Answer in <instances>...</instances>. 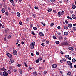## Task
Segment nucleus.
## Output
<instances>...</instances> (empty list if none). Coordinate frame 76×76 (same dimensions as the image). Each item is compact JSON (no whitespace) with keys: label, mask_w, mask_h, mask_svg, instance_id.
Returning <instances> with one entry per match:
<instances>
[{"label":"nucleus","mask_w":76,"mask_h":76,"mask_svg":"<svg viewBox=\"0 0 76 76\" xmlns=\"http://www.w3.org/2000/svg\"><path fill=\"white\" fill-rule=\"evenodd\" d=\"M3 76H8V73L6 71H4L2 73Z\"/></svg>","instance_id":"nucleus-1"},{"label":"nucleus","mask_w":76,"mask_h":76,"mask_svg":"<svg viewBox=\"0 0 76 76\" xmlns=\"http://www.w3.org/2000/svg\"><path fill=\"white\" fill-rule=\"evenodd\" d=\"M61 44L63 45H69L68 43L66 42H63L62 43H61Z\"/></svg>","instance_id":"nucleus-2"},{"label":"nucleus","mask_w":76,"mask_h":76,"mask_svg":"<svg viewBox=\"0 0 76 76\" xmlns=\"http://www.w3.org/2000/svg\"><path fill=\"white\" fill-rule=\"evenodd\" d=\"M6 55L7 56H8V57L9 58H12V54H11L8 53L6 54Z\"/></svg>","instance_id":"nucleus-3"},{"label":"nucleus","mask_w":76,"mask_h":76,"mask_svg":"<svg viewBox=\"0 0 76 76\" xmlns=\"http://www.w3.org/2000/svg\"><path fill=\"white\" fill-rule=\"evenodd\" d=\"M57 67V65L56 64H54L52 65V68H56Z\"/></svg>","instance_id":"nucleus-4"},{"label":"nucleus","mask_w":76,"mask_h":76,"mask_svg":"<svg viewBox=\"0 0 76 76\" xmlns=\"http://www.w3.org/2000/svg\"><path fill=\"white\" fill-rule=\"evenodd\" d=\"M13 53L14 55H17V54H18V52H17V51L15 50H13Z\"/></svg>","instance_id":"nucleus-5"},{"label":"nucleus","mask_w":76,"mask_h":76,"mask_svg":"<svg viewBox=\"0 0 76 76\" xmlns=\"http://www.w3.org/2000/svg\"><path fill=\"white\" fill-rule=\"evenodd\" d=\"M30 46L31 49H33L34 48H35V46H34V45L32 44V43H31Z\"/></svg>","instance_id":"nucleus-6"},{"label":"nucleus","mask_w":76,"mask_h":76,"mask_svg":"<svg viewBox=\"0 0 76 76\" xmlns=\"http://www.w3.org/2000/svg\"><path fill=\"white\" fill-rule=\"evenodd\" d=\"M68 49L69 50H71V51H73L74 50L73 48L71 47H69Z\"/></svg>","instance_id":"nucleus-7"},{"label":"nucleus","mask_w":76,"mask_h":76,"mask_svg":"<svg viewBox=\"0 0 76 76\" xmlns=\"http://www.w3.org/2000/svg\"><path fill=\"white\" fill-rule=\"evenodd\" d=\"M39 35L41 37H43V36H44V34L43 33H42V32H40L39 33Z\"/></svg>","instance_id":"nucleus-8"},{"label":"nucleus","mask_w":76,"mask_h":76,"mask_svg":"<svg viewBox=\"0 0 76 76\" xmlns=\"http://www.w3.org/2000/svg\"><path fill=\"white\" fill-rule=\"evenodd\" d=\"M33 75L34 76H37V72H33Z\"/></svg>","instance_id":"nucleus-9"},{"label":"nucleus","mask_w":76,"mask_h":76,"mask_svg":"<svg viewBox=\"0 0 76 76\" xmlns=\"http://www.w3.org/2000/svg\"><path fill=\"white\" fill-rule=\"evenodd\" d=\"M48 12H51V11H52V9L50 8H48Z\"/></svg>","instance_id":"nucleus-10"},{"label":"nucleus","mask_w":76,"mask_h":76,"mask_svg":"<svg viewBox=\"0 0 76 76\" xmlns=\"http://www.w3.org/2000/svg\"><path fill=\"white\" fill-rule=\"evenodd\" d=\"M72 17L73 19H75L76 18V16H75V15H72Z\"/></svg>","instance_id":"nucleus-11"},{"label":"nucleus","mask_w":76,"mask_h":76,"mask_svg":"<svg viewBox=\"0 0 76 76\" xmlns=\"http://www.w3.org/2000/svg\"><path fill=\"white\" fill-rule=\"evenodd\" d=\"M17 15L18 17H20V14L19 12L17 13Z\"/></svg>","instance_id":"nucleus-12"},{"label":"nucleus","mask_w":76,"mask_h":76,"mask_svg":"<svg viewBox=\"0 0 76 76\" xmlns=\"http://www.w3.org/2000/svg\"><path fill=\"white\" fill-rule=\"evenodd\" d=\"M72 29L74 31H76V27L75 26H74V27H72Z\"/></svg>","instance_id":"nucleus-13"},{"label":"nucleus","mask_w":76,"mask_h":76,"mask_svg":"<svg viewBox=\"0 0 76 76\" xmlns=\"http://www.w3.org/2000/svg\"><path fill=\"white\" fill-rule=\"evenodd\" d=\"M72 25L71 23H69L68 25V27L69 28H72Z\"/></svg>","instance_id":"nucleus-14"},{"label":"nucleus","mask_w":76,"mask_h":76,"mask_svg":"<svg viewBox=\"0 0 76 76\" xmlns=\"http://www.w3.org/2000/svg\"><path fill=\"white\" fill-rule=\"evenodd\" d=\"M67 63L69 66V65H70L71 64H72V62L69 61H67Z\"/></svg>","instance_id":"nucleus-15"},{"label":"nucleus","mask_w":76,"mask_h":76,"mask_svg":"<svg viewBox=\"0 0 76 76\" xmlns=\"http://www.w3.org/2000/svg\"><path fill=\"white\" fill-rule=\"evenodd\" d=\"M1 12L2 13H4L5 12V9L4 8H2L1 10Z\"/></svg>","instance_id":"nucleus-16"},{"label":"nucleus","mask_w":76,"mask_h":76,"mask_svg":"<svg viewBox=\"0 0 76 76\" xmlns=\"http://www.w3.org/2000/svg\"><path fill=\"white\" fill-rule=\"evenodd\" d=\"M5 69V67L4 66L3 68H1L0 70L1 71H4Z\"/></svg>","instance_id":"nucleus-17"},{"label":"nucleus","mask_w":76,"mask_h":76,"mask_svg":"<svg viewBox=\"0 0 76 76\" xmlns=\"http://www.w3.org/2000/svg\"><path fill=\"white\" fill-rule=\"evenodd\" d=\"M72 8L73 9H75L76 8V6L75 5H73L72 6Z\"/></svg>","instance_id":"nucleus-18"},{"label":"nucleus","mask_w":76,"mask_h":76,"mask_svg":"<svg viewBox=\"0 0 76 76\" xmlns=\"http://www.w3.org/2000/svg\"><path fill=\"white\" fill-rule=\"evenodd\" d=\"M59 39L60 40H63V37L62 36L60 37Z\"/></svg>","instance_id":"nucleus-19"},{"label":"nucleus","mask_w":76,"mask_h":76,"mask_svg":"<svg viewBox=\"0 0 76 76\" xmlns=\"http://www.w3.org/2000/svg\"><path fill=\"white\" fill-rule=\"evenodd\" d=\"M68 28V26H64V29H67Z\"/></svg>","instance_id":"nucleus-20"},{"label":"nucleus","mask_w":76,"mask_h":76,"mask_svg":"<svg viewBox=\"0 0 76 76\" xmlns=\"http://www.w3.org/2000/svg\"><path fill=\"white\" fill-rule=\"evenodd\" d=\"M64 35H68V32H65L64 33Z\"/></svg>","instance_id":"nucleus-21"},{"label":"nucleus","mask_w":76,"mask_h":76,"mask_svg":"<svg viewBox=\"0 0 76 76\" xmlns=\"http://www.w3.org/2000/svg\"><path fill=\"white\" fill-rule=\"evenodd\" d=\"M10 61L11 63H14V60L13 58H11L10 59Z\"/></svg>","instance_id":"nucleus-22"},{"label":"nucleus","mask_w":76,"mask_h":76,"mask_svg":"<svg viewBox=\"0 0 76 76\" xmlns=\"http://www.w3.org/2000/svg\"><path fill=\"white\" fill-rule=\"evenodd\" d=\"M50 26L51 27H52V26H54V23H52L50 25Z\"/></svg>","instance_id":"nucleus-23"},{"label":"nucleus","mask_w":76,"mask_h":76,"mask_svg":"<svg viewBox=\"0 0 76 76\" xmlns=\"http://www.w3.org/2000/svg\"><path fill=\"white\" fill-rule=\"evenodd\" d=\"M46 44H48L50 43V42L48 40H47L46 41Z\"/></svg>","instance_id":"nucleus-24"},{"label":"nucleus","mask_w":76,"mask_h":76,"mask_svg":"<svg viewBox=\"0 0 76 76\" xmlns=\"http://www.w3.org/2000/svg\"><path fill=\"white\" fill-rule=\"evenodd\" d=\"M72 61L73 63H75V62H76V59L75 58H73L72 60Z\"/></svg>","instance_id":"nucleus-25"},{"label":"nucleus","mask_w":76,"mask_h":76,"mask_svg":"<svg viewBox=\"0 0 76 76\" xmlns=\"http://www.w3.org/2000/svg\"><path fill=\"white\" fill-rule=\"evenodd\" d=\"M32 17L33 18H35L36 16V15L34 14H33L32 15Z\"/></svg>","instance_id":"nucleus-26"},{"label":"nucleus","mask_w":76,"mask_h":76,"mask_svg":"<svg viewBox=\"0 0 76 76\" xmlns=\"http://www.w3.org/2000/svg\"><path fill=\"white\" fill-rule=\"evenodd\" d=\"M62 60H63V62H66V60L65 59V58H62Z\"/></svg>","instance_id":"nucleus-27"},{"label":"nucleus","mask_w":76,"mask_h":76,"mask_svg":"<svg viewBox=\"0 0 76 76\" xmlns=\"http://www.w3.org/2000/svg\"><path fill=\"white\" fill-rule=\"evenodd\" d=\"M56 44H59L60 43V42H59L58 41H57L56 42Z\"/></svg>","instance_id":"nucleus-28"},{"label":"nucleus","mask_w":76,"mask_h":76,"mask_svg":"<svg viewBox=\"0 0 76 76\" xmlns=\"http://www.w3.org/2000/svg\"><path fill=\"white\" fill-rule=\"evenodd\" d=\"M22 70L21 69H20V71L19 72L20 73V74H21V75H22Z\"/></svg>","instance_id":"nucleus-29"},{"label":"nucleus","mask_w":76,"mask_h":76,"mask_svg":"<svg viewBox=\"0 0 76 76\" xmlns=\"http://www.w3.org/2000/svg\"><path fill=\"white\" fill-rule=\"evenodd\" d=\"M44 69V66H43V67H39V70H41V69Z\"/></svg>","instance_id":"nucleus-30"},{"label":"nucleus","mask_w":76,"mask_h":76,"mask_svg":"<svg viewBox=\"0 0 76 76\" xmlns=\"http://www.w3.org/2000/svg\"><path fill=\"white\" fill-rule=\"evenodd\" d=\"M58 15L59 17H60V16H61V13H60V12H58Z\"/></svg>","instance_id":"nucleus-31"},{"label":"nucleus","mask_w":76,"mask_h":76,"mask_svg":"<svg viewBox=\"0 0 76 76\" xmlns=\"http://www.w3.org/2000/svg\"><path fill=\"white\" fill-rule=\"evenodd\" d=\"M31 34L32 35H33L34 36L35 35V33L34 32V31H32L31 32Z\"/></svg>","instance_id":"nucleus-32"},{"label":"nucleus","mask_w":76,"mask_h":76,"mask_svg":"<svg viewBox=\"0 0 76 76\" xmlns=\"http://www.w3.org/2000/svg\"><path fill=\"white\" fill-rule=\"evenodd\" d=\"M45 43H42L41 45L43 47H45Z\"/></svg>","instance_id":"nucleus-33"},{"label":"nucleus","mask_w":76,"mask_h":76,"mask_svg":"<svg viewBox=\"0 0 76 76\" xmlns=\"http://www.w3.org/2000/svg\"><path fill=\"white\" fill-rule=\"evenodd\" d=\"M67 19H70V20H72V18L71 17H70L69 16H68L67 17Z\"/></svg>","instance_id":"nucleus-34"},{"label":"nucleus","mask_w":76,"mask_h":76,"mask_svg":"<svg viewBox=\"0 0 76 76\" xmlns=\"http://www.w3.org/2000/svg\"><path fill=\"white\" fill-rule=\"evenodd\" d=\"M10 3H15V1L13 0H10Z\"/></svg>","instance_id":"nucleus-35"},{"label":"nucleus","mask_w":76,"mask_h":76,"mask_svg":"<svg viewBox=\"0 0 76 76\" xmlns=\"http://www.w3.org/2000/svg\"><path fill=\"white\" fill-rule=\"evenodd\" d=\"M9 30H5V33H6V34H7L8 33V32H9Z\"/></svg>","instance_id":"nucleus-36"},{"label":"nucleus","mask_w":76,"mask_h":76,"mask_svg":"<svg viewBox=\"0 0 76 76\" xmlns=\"http://www.w3.org/2000/svg\"><path fill=\"white\" fill-rule=\"evenodd\" d=\"M53 38L54 39H57V38H56V36H53Z\"/></svg>","instance_id":"nucleus-37"},{"label":"nucleus","mask_w":76,"mask_h":76,"mask_svg":"<svg viewBox=\"0 0 76 76\" xmlns=\"http://www.w3.org/2000/svg\"><path fill=\"white\" fill-rule=\"evenodd\" d=\"M33 29L34 30H37V28L35 27H34L33 28Z\"/></svg>","instance_id":"nucleus-38"},{"label":"nucleus","mask_w":76,"mask_h":76,"mask_svg":"<svg viewBox=\"0 0 76 76\" xmlns=\"http://www.w3.org/2000/svg\"><path fill=\"white\" fill-rule=\"evenodd\" d=\"M38 59H39V61H41V60H42V58L39 57Z\"/></svg>","instance_id":"nucleus-39"},{"label":"nucleus","mask_w":76,"mask_h":76,"mask_svg":"<svg viewBox=\"0 0 76 76\" xmlns=\"http://www.w3.org/2000/svg\"><path fill=\"white\" fill-rule=\"evenodd\" d=\"M13 71L15 72V73H16V72H17V69H13Z\"/></svg>","instance_id":"nucleus-40"},{"label":"nucleus","mask_w":76,"mask_h":76,"mask_svg":"<svg viewBox=\"0 0 76 76\" xmlns=\"http://www.w3.org/2000/svg\"><path fill=\"white\" fill-rule=\"evenodd\" d=\"M68 75H69V76H71V72H69L68 73H67Z\"/></svg>","instance_id":"nucleus-41"},{"label":"nucleus","mask_w":76,"mask_h":76,"mask_svg":"<svg viewBox=\"0 0 76 76\" xmlns=\"http://www.w3.org/2000/svg\"><path fill=\"white\" fill-rule=\"evenodd\" d=\"M39 59H37V60H36V63H39Z\"/></svg>","instance_id":"nucleus-42"},{"label":"nucleus","mask_w":76,"mask_h":76,"mask_svg":"<svg viewBox=\"0 0 76 76\" xmlns=\"http://www.w3.org/2000/svg\"><path fill=\"white\" fill-rule=\"evenodd\" d=\"M7 72L9 74H10V73H11V71H10V70H9L8 71H7Z\"/></svg>","instance_id":"nucleus-43"},{"label":"nucleus","mask_w":76,"mask_h":76,"mask_svg":"<svg viewBox=\"0 0 76 76\" xmlns=\"http://www.w3.org/2000/svg\"><path fill=\"white\" fill-rule=\"evenodd\" d=\"M5 15H6L7 16H8V15H9V13H8L7 11L6 12Z\"/></svg>","instance_id":"nucleus-44"},{"label":"nucleus","mask_w":76,"mask_h":76,"mask_svg":"<svg viewBox=\"0 0 76 76\" xmlns=\"http://www.w3.org/2000/svg\"><path fill=\"white\" fill-rule=\"evenodd\" d=\"M21 66V65L20 64H18L17 65V66H18V67H20Z\"/></svg>","instance_id":"nucleus-45"},{"label":"nucleus","mask_w":76,"mask_h":76,"mask_svg":"<svg viewBox=\"0 0 76 76\" xmlns=\"http://www.w3.org/2000/svg\"><path fill=\"white\" fill-rule=\"evenodd\" d=\"M47 71H45L44 72V73L45 75H47Z\"/></svg>","instance_id":"nucleus-46"},{"label":"nucleus","mask_w":76,"mask_h":76,"mask_svg":"<svg viewBox=\"0 0 76 76\" xmlns=\"http://www.w3.org/2000/svg\"><path fill=\"white\" fill-rule=\"evenodd\" d=\"M19 39H18L17 40V43L16 44L17 45H18V43H19Z\"/></svg>","instance_id":"nucleus-47"},{"label":"nucleus","mask_w":76,"mask_h":76,"mask_svg":"<svg viewBox=\"0 0 76 76\" xmlns=\"http://www.w3.org/2000/svg\"><path fill=\"white\" fill-rule=\"evenodd\" d=\"M50 1L51 3H54L55 1V0H50Z\"/></svg>","instance_id":"nucleus-48"},{"label":"nucleus","mask_w":76,"mask_h":76,"mask_svg":"<svg viewBox=\"0 0 76 76\" xmlns=\"http://www.w3.org/2000/svg\"><path fill=\"white\" fill-rule=\"evenodd\" d=\"M61 15H63L64 14V11H63L62 12H61Z\"/></svg>","instance_id":"nucleus-49"},{"label":"nucleus","mask_w":76,"mask_h":76,"mask_svg":"<svg viewBox=\"0 0 76 76\" xmlns=\"http://www.w3.org/2000/svg\"><path fill=\"white\" fill-rule=\"evenodd\" d=\"M8 9L9 10V11H10V10H11V9H10V7H8Z\"/></svg>","instance_id":"nucleus-50"},{"label":"nucleus","mask_w":76,"mask_h":76,"mask_svg":"<svg viewBox=\"0 0 76 76\" xmlns=\"http://www.w3.org/2000/svg\"><path fill=\"white\" fill-rule=\"evenodd\" d=\"M24 65H25V66H26V67H28V65H27V64H26V62H24Z\"/></svg>","instance_id":"nucleus-51"},{"label":"nucleus","mask_w":76,"mask_h":76,"mask_svg":"<svg viewBox=\"0 0 76 76\" xmlns=\"http://www.w3.org/2000/svg\"><path fill=\"white\" fill-rule=\"evenodd\" d=\"M36 54L37 56H38V55H39V52H37L36 53Z\"/></svg>","instance_id":"nucleus-52"},{"label":"nucleus","mask_w":76,"mask_h":76,"mask_svg":"<svg viewBox=\"0 0 76 76\" xmlns=\"http://www.w3.org/2000/svg\"><path fill=\"white\" fill-rule=\"evenodd\" d=\"M57 34L58 35H61V33H60V32H57Z\"/></svg>","instance_id":"nucleus-53"},{"label":"nucleus","mask_w":76,"mask_h":76,"mask_svg":"<svg viewBox=\"0 0 76 76\" xmlns=\"http://www.w3.org/2000/svg\"><path fill=\"white\" fill-rule=\"evenodd\" d=\"M19 23L20 25H22V22L21 21H20L19 22Z\"/></svg>","instance_id":"nucleus-54"},{"label":"nucleus","mask_w":76,"mask_h":76,"mask_svg":"<svg viewBox=\"0 0 76 76\" xmlns=\"http://www.w3.org/2000/svg\"><path fill=\"white\" fill-rule=\"evenodd\" d=\"M65 57H66V58H68V57H69V55H66L65 56Z\"/></svg>","instance_id":"nucleus-55"},{"label":"nucleus","mask_w":76,"mask_h":76,"mask_svg":"<svg viewBox=\"0 0 76 76\" xmlns=\"http://www.w3.org/2000/svg\"><path fill=\"white\" fill-rule=\"evenodd\" d=\"M60 63H63V59L61 60L60 61Z\"/></svg>","instance_id":"nucleus-56"},{"label":"nucleus","mask_w":76,"mask_h":76,"mask_svg":"<svg viewBox=\"0 0 76 76\" xmlns=\"http://www.w3.org/2000/svg\"><path fill=\"white\" fill-rule=\"evenodd\" d=\"M32 43L33 45H35V42H33L32 43Z\"/></svg>","instance_id":"nucleus-57"},{"label":"nucleus","mask_w":76,"mask_h":76,"mask_svg":"<svg viewBox=\"0 0 76 76\" xmlns=\"http://www.w3.org/2000/svg\"><path fill=\"white\" fill-rule=\"evenodd\" d=\"M68 59L69 60H71V59H72V58L71 57H69L68 58Z\"/></svg>","instance_id":"nucleus-58"},{"label":"nucleus","mask_w":76,"mask_h":76,"mask_svg":"<svg viewBox=\"0 0 76 76\" xmlns=\"http://www.w3.org/2000/svg\"><path fill=\"white\" fill-rule=\"evenodd\" d=\"M11 38V36H10V35L8 36V39H10Z\"/></svg>","instance_id":"nucleus-59"},{"label":"nucleus","mask_w":76,"mask_h":76,"mask_svg":"<svg viewBox=\"0 0 76 76\" xmlns=\"http://www.w3.org/2000/svg\"><path fill=\"white\" fill-rule=\"evenodd\" d=\"M57 28L58 29H61V27L60 26H58Z\"/></svg>","instance_id":"nucleus-60"},{"label":"nucleus","mask_w":76,"mask_h":76,"mask_svg":"<svg viewBox=\"0 0 76 76\" xmlns=\"http://www.w3.org/2000/svg\"><path fill=\"white\" fill-rule=\"evenodd\" d=\"M0 75L1 76H3V74L2 73V72H0Z\"/></svg>","instance_id":"nucleus-61"},{"label":"nucleus","mask_w":76,"mask_h":76,"mask_svg":"<svg viewBox=\"0 0 76 76\" xmlns=\"http://www.w3.org/2000/svg\"><path fill=\"white\" fill-rule=\"evenodd\" d=\"M69 66H70V68H71V69H72V68H73V66H72V64H71L69 65Z\"/></svg>","instance_id":"nucleus-62"},{"label":"nucleus","mask_w":76,"mask_h":76,"mask_svg":"<svg viewBox=\"0 0 76 76\" xmlns=\"http://www.w3.org/2000/svg\"><path fill=\"white\" fill-rule=\"evenodd\" d=\"M73 13V11H72V10H71L70 11V13H71V14Z\"/></svg>","instance_id":"nucleus-63"},{"label":"nucleus","mask_w":76,"mask_h":76,"mask_svg":"<svg viewBox=\"0 0 76 76\" xmlns=\"http://www.w3.org/2000/svg\"><path fill=\"white\" fill-rule=\"evenodd\" d=\"M28 69L30 70H32V67L31 66H29L28 67Z\"/></svg>","instance_id":"nucleus-64"}]
</instances>
